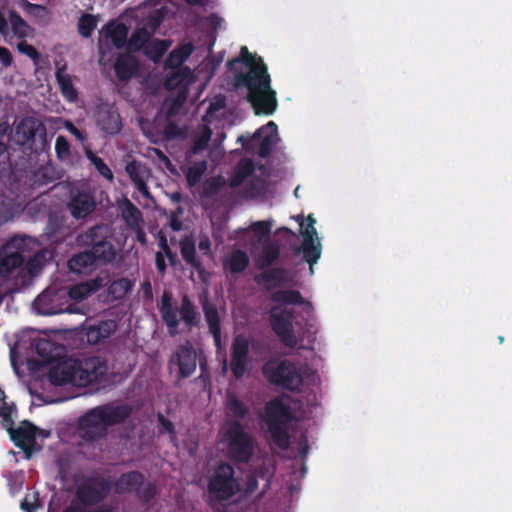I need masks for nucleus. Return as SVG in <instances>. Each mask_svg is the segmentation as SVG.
I'll list each match as a JSON object with an SVG mask.
<instances>
[{"label": "nucleus", "mask_w": 512, "mask_h": 512, "mask_svg": "<svg viewBox=\"0 0 512 512\" xmlns=\"http://www.w3.org/2000/svg\"><path fill=\"white\" fill-rule=\"evenodd\" d=\"M238 62H241L248 71L235 75L237 86L247 88V99L255 114L272 115L277 108L276 91L271 87V78L263 58L250 53L246 46H242L238 58L229 61L228 66L232 68Z\"/></svg>", "instance_id": "1"}, {"label": "nucleus", "mask_w": 512, "mask_h": 512, "mask_svg": "<svg viewBox=\"0 0 512 512\" xmlns=\"http://www.w3.org/2000/svg\"><path fill=\"white\" fill-rule=\"evenodd\" d=\"M131 413L132 409L127 404L107 403L91 408L78 420L79 436L91 442L102 439L109 427L123 424Z\"/></svg>", "instance_id": "2"}, {"label": "nucleus", "mask_w": 512, "mask_h": 512, "mask_svg": "<svg viewBox=\"0 0 512 512\" xmlns=\"http://www.w3.org/2000/svg\"><path fill=\"white\" fill-rule=\"evenodd\" d=\"M172 293L164 291L159 305V311L163 323L166 325L170 336L178 333L180 321L183 322L188 330L196 328L200 324V314L197 307L187 294L181 297L179 309L172 304Z\"/></svg>", "instance_id": "3"}, {"label": "nucleus", "mask_w": 512, "mask_h": 512, "mask_svg": "<svg viewBox=\"0 0 512 512\" xmlns=\"http://www.w3.org/2000/svg\"><path fill=\"white\" fill-rule=\"evenodd\" d=\"M11 138L24 151L40 154L47 146V129L41 120L27 116L15 126Z\"/></svg>", "instance_id": "4"}, {"label": "nucleus", "mask_w": 512, "mask_h": 512, "mask_svg": "<svg viewBox=\"0 0 512 512\" xmlns=\"http://www.w3.org/2000/svg\"><path fill=\"white\" fill-rule=\"evenodd\" d=\"M223 440L227 445L230 459L238 463H247L254 453L253 437L244 430L238 420H227L223 431Z\"/></svg>", "instance_id": "5"}, {"label": "nucleus", "mask_w": 512, "mask_h": 512, "mask_svg": "<svg viewBox=\"0 0 512 512\" xmlns=\"http://www.w3.org/2000/svg\"><path fill=\"white\" fill-rule=\"evenodd\" d=\"M240 490V485L235 477L233 466L221 462L213 469L207 484V491L211 501L223 502L234 497Z\"/></svg>", "instance_id": "6"}, {"label": "nucleus", "mask_w": 512, "mask_h": 512, "mask_svg": "<svg viewBox=\"0 0 512 512\" xmlns=\"http://www.w3.org/2000/svg\"><path fill=\"white\" fill-rule=\"evenodd\" d=\"M262 372L271 384L291 392H299L303 385L300 372L289 360H270L264 364Z\"/></svg>", "instance_id": "7"}, {"label": "nucleus", "mask_w": 512, "mask_h": 512, "mask_svg": "<svg viewBox=\"0 0 512 512\" xmlns=\"http://www.w3.org/2000/svg\"><path fill=\"white\" fill-rule=\"evenodd\" d=\"M114 490L117 494L133 493L143 503H149L157 494L156 485L152 482L145 484L144 475L136 470L121 474L114 482Z\"/></svg>", "instance_id": "8"}, {"label": "nucleus", "mask_w": 512, "mask_h": 512, "mask_svg": "<svg viewBox=\"0 0 512 512\" xmlns=\"http://www.w3.org/2000/svg\"><path fill=\"white\" fill-rule=\"evenodd\" d=\"M197 363H199L201 370L199 378L205 381L209 378L206 359L205 357L202 359L201 355H198L195 348L188 341L179 345L169 360L170 365L178 367L179 378L181 379L190 377L196 371Z\"/></svg>", "instance_id": "9"}, {"label": "nucleus", "mask_w": 512, "mask_h": 512, "mask_svg": "<svg viewBox=\"0 0 512 512\" xmlns=\"http://www.w3.org/2000/svg\"><path fill=\"white\" fill-rule=\"evenodd\" d=\"M295 313L292 309L281 306H273L269 314L271 329L279 338L280 342L288 348H295L298 344L294 332L293 322Z\"/></svg>", "instance_id": "10"}, {"label": "nucleus", "mask_w": 512, "mask_h": 512, "mask_svg": "<svg viewBox=\"0 0 512 512\" xmlns=\"http://www.w3.org/2000/svg\"><path fill=\"white\" fill-rule=\"evenodd\" d=\"M111 487L102 476H84L77 484L76 498L84 506H94L109 495Z\"/></svg>", "instance_id": "11"}, {"label": "nucleus", "mask_w": 512, "mask_h": 512, "mask_svg": "<svg viewBox=\"0 0 512 512\" xmlns=\"http://www.w3.org/2000/svg\"><path fill=\"white\" fill-rule=\"evenodd\" d=\"M300 222V231L303 237L302 244L295 248V253H303L304 260L310 265V272L313 273V265L319 260L321 256V243L317 237V231L315 228L316 220L312 214L307 217V226L303 222V218Z\"/></svg>", "instance_id": "12"}, {"label": "nucleus", "mask_w": 512, "mask_h": 512, "mask_svg": "<svg viewBox=\"0 0 512 512\" xmlns=\"http://www.w3.org/2000/svg\"><path fill=\"white\" fill-rule=\"evenodd\" d=\"M51 381L57 385L72 383L78 386H87L96 383L81 360H75L71 364H65L50 372Z\"/></svg>", "instance_id": "13"}, {"label": "nucleus", "mask_w": 512, "mask_h": 512, "mask_svg": "<svg viewBox=\"0 0 512 512\" xmlns=\"http://www.w3.org/2000/svg\"><path fill=\"white\" fill-rule=\"evenodd\" d=\"M238 141L242 142V146L245 150L252 149L254 143L259 141L257 154L261 158H267L279 141L278 127L273 121H269L266 125L258 129L251 138L245 139L243 136H240Z\"/></svg>", "instance_id": "14"}, {"label": "nucleus", "mask_w": 512, "mask_h": 512, "mask_svg": "<svg viewBox=\"0 0 512 512\" xmlns=\"http://www.w3.org/2000/svg\"><path fill=\"white\" fill-rule=\"evenodd\" d=\"M93 118L97 128L105 136L117 135L123 128L122 118L115 104L99 103L94 109Z\"/></svg>", "instance_id": "15"}, {"label": "nucleus", "mask_w": 512, "mask_h": 512, "mask_svg": "<svg viewBox=\"0 0 512 512\" xmlns=\"http://www.w3.org/2000/svg\"><path fill=\"white\" fill-rule=\"evenodd\" d=\"M25 237H12L0 255V276L8 277L12 271L24 263V256L20 250L25 246Z\"/></svg>", "instance_id": "16"}, {"label": "nucleus", "mask_w": 512, "mask_h": 512, "mask_svg": "<svg viewBox=\"0 0 512 512\" xmlns=\"http://www.w3.org/2000/svg\"><path fill=\"white\" fill-rule=\"evenodd\" d=\"M249 341L246 336L239 334L231 344L230 370L237 380L243 378L250 364Z\"/></svg>", "instance_id": "17"}, {"label": "nucleus", "mask_w": 512, "mask_h": 512, "mask_svg": "<svg viewBox=\"0 0 512 512\" xmlns=\"http://www.w3.org/2000/svg\"><path fill=\"white\" fill-rule=\"evenodd\" d=\"M7 431L15 446L23 450L27 457H29L32 452V447L36 441V426L28 420H24L17 428L10 425L7 428Z\"/></svg>", "instance_id": "18"}, {"label": "nucleus", "mask_w": 512, "mask_h": 512, "mask_svg": "<svg viewBox=\"0 0 512 512\" xmlns=\"http://www.w3.org/2000/svg\"><path fill=\"white\" fill-rule=\"evenodd\" d=\"M71 216L75 219H85L96 209L94 196L87 191H77L71 195L67 204Z\"/></svg>", "instance_id": "19"}, {"label": "nucleus", "mask_w": 512, "mask_h": 512, "mask_svg": "<svg viewBox=\"0 0 512 512\" xmlns=\"http://www.w3.org/2000/svg\"><path fill=\"white\" fill-rule=\"evenodd\" d=\"M269 299L273 303L279 304L278 306L284 307L287 305L301 306L303 311L310 315L313 313V305L310 301L306 300L298 290L294 289H278L273 291Z\"/></svg>", "instance_id": "20"}, {"label": "nucleus", "mask_w": 512, "mask_h": 512, "mask_svg": "<svg viewBox=\"0 0 512 512\" xmlns=\"http://www.w3.org/2000/svg\"><path fill=\"white\" fill-rule=\"evenodd\" d=\"M69 219L58 212H51L48 216L46 234L52 241L59 242L72 233L68 223Z\"/></svg>", "instance_id": "21"}, {"label": "nucleus", "mask_w": 512, "mask_h": 512, "mask_svg": "<svg viewBox=\"0 0 512 512\" xmlns=\"http://www.w3.org/2000/svg\"><path fill=\"white\" fill-rule=\"evenodd\" d=\"M200 304L215 346L221 348V323L218 310L216 306L209 301L207 296L200 298Z\"/></svg>", "instance_id": "22"}, {"label": "nucleus", "mask_w": 512, "mask_h": 512, "mask_svg": "<svg viewBox=\"0 0 512 512\" xmlns=\"http://www.w3.org/2000/svg\"><path fill=\"white\" fill-rule=\"evenodd\" d=\"M289 281L288 270L283 267L269 268L255 276V282L265 290L282 287Z\"/></svg>", "instance_id": "23"}, {"label": "nucleus", "mask_w": 512, "mask_h": 512, "mask_svg": "<svg viewBox=\"0 0 512 512\" xmlns=\"http://www.w3.org/2000/svg\"><path fill=\"white\" fill-rule=\"evenodd\" d=\"M266 423L288 424L293 416L289 405L280 398L270 400L265 406Z\"/></svg>", "instance_id": "24"}, {"label": "nucleus", "mask_w": 512, "mask_h": 512, "mask_svg": "<svg viewBox=\"0 0 512 512\" xmlns=\"http://www.w3.org/2000/svg\"><path fill=\"white\" fill-rule=\"evenodd\" d=\"M125 171L136 189L144 196H149V189L146 183L149 170L141 162L133 160L128 162Z\"/></svg>", "instance_id": "25"}, {"label": "nucleus", "mask_w": 512, "mask_h": 512, "mask_svg": "<svg viewBox=\"0 0 512 512\" xmlns=\"http://www.w3.org/2000/svg\"><path fill=\"white\" fill-rule=\"evenodd\" d=\"M139 69L137 59L130 54H120L114 64L115 75L119 81H128L134 77Z\"/></svg>", "instance_id": "26"}, {"label": "nucleus", "mask_w": 512, "mask_h": 512, "mask_svg": "<svg viewBox=\"0 0 512 512\" xmlns=\"http://www.w3.org/2000/svg\"><path fill=\"white\" fill-rule=\"evenodd\" d=\"M180 252L185 263L194 268L200 278L206 273L205 267L196 254L195 242L192 238L186 237L180 242Z\"/></svg>", "instance_id": "27"}, {"label": "nucleus", "mask_w": 512, "mask_h": 512, "mask_svg": "<svg viewBox=\"0 0 512 512\" xmlns=\"http://www.w3.org/2000/svg\"><path fill=\"white\" fill-rule=\"evenodd\" d=\"M114 320L100 321L96 325H91L86 330V339L89 344H98L102 340L110 337L116 330Z\"/></svg>", "instance_id": "28"}, {"label": "nucleus", "mask_w": 512, "mask_h": 512, "mask_svg": "<svg viewBox=\"0 0 512 512\" xmlns=\"http://www.w3.org/2000/svg\"><path fill=\"white\" fill-rule=\"evenodd\" d=\"M121 217L131 229L139 228L143 221L141 211L126 197L119 202Z\"/></svg>", "instance_id": "29"}, {"label": "nucleus", "mask_w": 512, "mask_h": 512, "mask_svg": "<svg viewBox=\"0 0 512 512\" xmlns=\"http://www.w3.org/2000/svg\"><path fill=\"white\" fill-rule=\"evenodd\" d=\"M109 227L106 224H97L77 237L78 243L84 246L96 245L97 242L108 240Z\"/></svg>", "instance_id": "30"}, {"label": "nucleus", "mask_w": 512, "mask_h": 512, "mask_svg": "<svg viewBox=\"0 0 512 512\" xmlns=\"http://www.w3.org/2000/svg\"><path fill=\"white\" fill-rule=\"evenodd\" d=\"M254 171L255 166L251 159H241L235 166L233 174L230 178V187H240L244 183V181L254 173Z\"/></svg>", "instance_id": "31"}, {"label": "nucleus", "mask_w": 512, "mask_h": 512, "mask_svg": "<svg viewBox=\"0 0 512 512\" xmlns=\"http://www.w3.org/2000/svg\"><path fill=\"white\" fill-rule=\"evenodd\" d=\"M88 251L96 263L112 262L116 256V249L109 240L97 242L96 245H93Z\"/></svg>", "instance_id": "32"}, {"label": "nucleus", "mask_w": 512, "mask_h": 512, "mask_svg": "<svg viewBox=\"0 0 512 512\" xmlns=\"http://www.w3.org/2000/svg\"><path fill=\"white\" fill-rule=\"evenodd\" d=\"M249 257L241 249L232 251L229 258L224 262V269L232 274L242 273L249 266Z\"/></svg>", "instance_id": "33"}, {"label": "nucleus", "mask_w": 512, "mask_h": 512, "mask_svg": "<svg viewBox=\"0 0 512 512\" xmlns=\"http://www.w3.org/2000/svg\"><path fill=\"white\" fill-rule=\"evenodd\" d=\"M56 80L63 97L69 102H75L78 99V91L73 85L71 76L65 72V67L57 70Z\"/></svg>", "instance_id": "34"}, {"label": "nucleus", "mask_w": 512, "mask_h": 512, "mask_svg": "<svg viewBox=\"0 0 512 512\" xmlns=\"http://www.w3.org/2000/svg\"><path fill=\"white\" fill-rule=\"evenodd\" d=\"M82 367L88 370L92 379L95 382H100L102 378H104L107 374V363L106 361L99 356L87 357L81 360Z\"/></svg>", "instance_id": "35"}, {"label": "nucleus", "mask_w": 512, "mask_h": 512, "mask_svg": "<svg viewBox=\"0 0 512 512\" xmlns=\"http://www.w3.org/2000/svg\"><path fill=\"white\" fill-rule=\"evenodd\" d=\"M270 440L280 449H287L290 444V436L287 424L266 423Z\"/></svg>", "instance_id": "36"}, {"label": "nucleus", "mask_w": 512, "mask_h": 512, "mask_svg": "<svg viewBox=\"0 0 512 512\" xmlns=\"http://www.w3.org/2000/svg\"><path fill=\"white\" fill-rule=\"evenodd\" d=\"M95 264L96 261L92 258L89 251L86 250L75 254L70 258L68 261V268L73 273L83 274L90 270Z\"/></svg>", "instance_id": "37"}, {"label": "nucleus", "mask_w": 512, "mask_h": 512, "mask_svg": "<svg viewBox=\"0 0 512 512\" xmlns=\"http://www.w3.org/2000/svg\"><path fill=\"white\" fill-rule=\"evenodd\" d=\"M191 43L183 44L172 50L165 60V66L168 68H182L181 65L189 58L193 52Z\"/></svg>", "instance_id": "38"}, {"label": "nucleus", "mask_w": 512, "mask_h": 512, "mask_svg": "<svg viewBox=\"0 0 512 512\" xmlns=\"http://www.w3.org/2000/svg\"><path fill=\"white\" fill-rule=\"evenodd\" d=\"M280 256V245L278 242H268L263 246L256 263L260 269H265L274 264Z\"/></svg>", "instance_id": "39"}, {"label": "nucleus", "mask_w": 512, "mask_h": 512, "mask_svg": "<svg viewBox=\"0 0 512 512\" xmlns=\"http://www.w3.org/2000/svg\"><path fill=\"white\" fill-rule=\"evenodd\" d=\"M226 410L227 414L232 417L231 420L239 422L249 414V407L234 394L227 396Z\"/></svg>", "instance_id": "40"}, {"label": "nucleus", "mask_w": 512, "mask_h": 512, "mask_svg": "<svg viewBox=\"0 0 512 512\" xmlns=\"http://www.w3.org/2000/svg\"><path fill=\"white\" fill-rule=\"evenodd\" d=\"M207 170V161L205 159H202L200 161H196L193 164H191L185 173L187 184L190 187H194L197 185L201 179L204 173Z\"/></svg>", "instance_id": "41"}, {"label": "nucleus", "mask_w": 512, "mask_h": 512, "mask_svg": "<svg viewBox=\"0 0 512 512\" xmlns=\"http://www.w3.org/2000/svg\"><path fill=\"white\" fill-rule=\"evenodd\" d=\"M133 287V282L126 278L121 277L113 280L108 287V294L115 300L124 298Z\"/></svg>", "instance_id": "42"}, {"label": "nucleus", "mask_w": 512, "mask_h": 512, "mask_svg": "<svg viewBox=\"0 0 512 512\" xmlns=\"http://www.w3.org/2000/svg\"><path fill=\"white\" fill-rule=\"evenodd\" d=\"M107 36L110 38L113 45L118 49H121L126 44H128V28L123 23H119L113 25L112 27H109L107 30Z\"/></svg>", "instance_id": "43"}, {"label": "nucleus", "mask_w": 512, "mask_h": 512, "mask_svg": "<svg viewBox=\"0 0 512 512\" xmlns=\"http://www.w3.org/2000/svg\"><path fill=\"white\" fill-rule=\"evenodd\" d=\"M85 155L90 163L94 166L96 171L105 179L113 181L114 175L109 166L104 162L102 158L97 156L92 150L87 149Z\"/></svg>", "instance_id": "44"}, {"label": "nucleus", "mask_w": 512, "mask_h": 512, "mask_svg": "<svg viewBox=\"0 0 512 512\" xmlns=\"http://www.w3.org/2000/svg\"><path fill=\"white\" fill-rule=\"evenodd\" d=\"M189 75L190 69L188 67L180 68L166 78L164 86L167 90H174L181 86H185V82Z\"/></svg>", "instance_id": "45"}, {"label": "nucleus", "mask_w": 512, "mask_h": 512, "mask_svg": "<svg viewBox=\"0 0 512 512\" xmlns=\"http://www.w3.org/2000/svg\"><path fill=\"white\" fill-rule=\"evenodd\" d=\"M9 19L13 34L21 39L26 38L29 30L31 29L27 22L14 11L10 12Z\"/></svg>", "instance_id": "46"}, {"label": "nucleus", "mask_w": 512, "mask_h": 512, "mask_svg": "<svg viewBox=\"0 0 512 512\" xmlns=\"http://www.w3.org/2000/svg\"><path fill=\"white\" fill-rule=\"evenodd\" d=\"M212 130L208 126H204L200 135H198L194 140L192 147L190 149L189 155H197L198 153L207 149L208 144L211 140Z\"/></svg>", "instance_id": "47"}, {"label": "nucleus", "mask_w": 512, "mask_h": 512, "mask_svg": "<svg viewBox=\"0 0 512 512\" xmlns=\"http://www.w3.org/2000/svg\"><path fill=\"white\" fill-rule=\"evenodd\" d=\"M150 37L151 35L146 28H139L128 40V48L133 51H139L149 42Z\"/></svg>", "instance_id": "48"}, {"label": "nucleus", "mask_w": 512, "mask_h": 512, "mask_svg": "<svg viewBox=\"0 0 512 512\" xmlns=\"http://www.w3.org/2000/svg\"><path fill=\"white\" fill-rule=\"evenodd\" d=\"M97 22L98 20L94 15L83 14L78 21V33L84 38L90 37L97 27Z\"/></svg>", "instance_id": "49"}, {"label": "nucleus", "mask_w": 512, "mask_h": 512, "mask_svg": "<svg viewBox=\"0 0 512 512\" xmlns=\"http://www.w3.org/2000/svg\"><path fill=\"white\" fill-rule=\"evenodd\" d=\"M95 286L90 283H79L70 287L68 295L73 300H83L95 291Z\"/></svg>", "instance_id": "50"}, {"label": "nucleus", "mask_w": 512, "mask_h": 512, "mask_svg": "<svg viewBox=\"0 0 512 512\" xmlns=\"http://www.w3.org/2000/svg\"><path fill=\"white\" fill-rule=\"evenodd\" d=\"M55 151L60 161H66L71 158V146L65 136H58L55 142Z\"/></svg>", "instance_id": "51"}, {"label": "nucleus", "mask_w": 512, "mask_h": 512, "mask_svg": "<svg viewBox=\"0 0 512 512\" xmlns=\"http://www.w3.org/2000/svg\"><path fill=\"white\" fill-rule=\"evenodd\" d=\"M20 507L25 512H35L41 507V501L38 493L28 494L20 503Z\"/></svg>", "instance_id": "52"}, {"label": "nucleus", "mask_w": 512, "mask_h": 512, "mask_svg": "<svg viewBox=\"0 0 512 512\" xmlns=\"http://www.w3.org/2000/svg\"><path fill=\"white\" fill-rule=\"evenodd\" d=\"M48 301L49 295L47 294L42 293L39 296H37V298L34 301V306L39 314L53 315L56 313V310H54L52 307L48 305Z\"/></svg>", "instance_id": "53"}, {"label": "nucleus", "mask_w": 512, "mask_h": 512, "mask_svg": "<svg viewBox=\"0 0 512 512\" xmlns=\"http://www.w3.org/2000/svg\"><path fill=\"white\" fill-rule=\"evenodd\" d=\"M251 229L261 241L262 238L267 239L269 237L271 233V223L268 221H258L251 225Z\"/></svg>", "instance_id": "54"}, {"label": "nucleus", "mask_w": 512, "mask_h": 512, "mask_svg": "<svg viewBox=\"0 0 512 512\" xmlns=\"http://www.w3.org/2000/svg\"><path fill=\"white\" fill-rule=\"evenodd\" d=\"M17 49L20 53L25 54L30 59L36 61L40 57V53L37 51V49L28 44L26 41H21L17 44Z\"/></svg>", "instance_id": "55"}, {"label": "nucleus", "mask_w": 512, "mask_h": 512, "mask_svg": "<svg viewBox=\"0 0 512 512\" xmlns=\"http://www.w3.org/2000/svg\"><path fill=\"white\" fill-rule=\"evenodd\" d=\"M158 423L160 425L161 433H168L171 438H175V427L173 423L162 414H158Z\"/></svg>", "instance_id": "56"}, {"label": "nucleus", "mask_w": 512, "mask_h": 512, "mask_svg": "<svg viewBox=\"0 0 512 512\" xmlns=\"http://www.w3.org/2000/svg\"><path fill=\"white\" fill-rule=\"evenodd\" d=\"M1 402L2 403H1V406H0V416L3 418V420L5 422L9 423L10 425H13L14 422L12 420L11 414H12L13 409L15 408V405L14 404H8L6 402V399L2 400Z\"/></svg>", "instance_id": "57"}, {"label": "nucleus", "mask_w": 512, "mask_h": 512, "mask_svg": "<svg viewBox=\"0 0 512 512\" xmlns=\"http://www.w3.org/2000/svg\"><path fill=\"white\" fill-rule=\"evenodd\" d=\"M51 351V343L48 340H39L36 343V352L39 356L46 358L49 357Z\"/></svg>", "instance_id": "58"}, {"label": "nucleus", "mask_w": 512, "mask_h": 512, "mask_svg": "<svg viewBox=\"0 0 512 512\" xmlns=\"http://www.w3.org/2000/svg\"><path fill=\"white\" fill-rule=\"evenodd\" d=\"M164 133L168 139H173L181 135L180 128L174 122H169L166 124L164 128Z\"/></svg>", "instance_id": "59"}, {"label": "nucleus", "mask_w": 512, "mask_h": 512, "mask_svg": "<svg viewBox=\"0 0 512 512\" xmlns=\"http://www.w3.org/2000/svg\"><path fill=\"white\" fill-rule=\"evenodd\" d=\"M0 62L3 67L7 68L13 64V57L8 48L0 46Z\"/></svg>", "instance_id": "60"}, {"label": "nucleus", "mask_w": 512, "mask_h": 512, "mask_svg": "<svg viewBox=\"0 0 512 512\" xmlns=\"http://www.w3.org/2000/svg\"><path fill=\"white\" fill-rule=\"evenodd\" d=\"M198 248L203 254L211 255V241L209 237L205 234L201 235L199 238Z\"/></svg>", "instance_id": "61"}, {"label": "nucleus", "mask_w": 512, "mask_h": 512, "mask_svg": "<svg viewBox=\"0 0 512 512\" xmlns=\"http://www.w3.org/2000/svg\"><path fill=\"white\" fill-rule=\"evenodd\" d=\"M207 23L208 25L214 30V31H217V29H219L222 25V22H223V19L221 17H219L217 14H210L208 17H207Z\"/></svg>", "instance_id": "62"}, {"label": "nucleus", "mask_w": 512, "mask_h": 512, "mask_svg": "<svg viewBox=\"0 0 512 512\" xmlns=\"http://www.w3.org/2000/svg\"><path fill=\"white\" fill-rule=\"evenodd\" d=\"M245 485L246 493L252 494L258 487V480L254 475L248 476Z\"/></svg>", "instance_id": "63"}, {"label": "nucleus", "mask_w": 512, "mask_h": 512, "mask_svg": "<svg viewBox=\"0 0 512 512\" xmlns=\"http://www.w3.org/2000/svg\"><path fill=\"white\" fill-rule=\"evenodd\" d=\"M155 262H156V267H157L158 271L162 274L165 273L166 263H165L164 257L161 252L156 253Z\"/></svg>", "instance_id": "64"}]
</instances>
